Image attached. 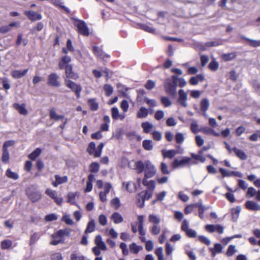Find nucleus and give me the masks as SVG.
Listing matches in <instances>:
<instances>
[{"label":"nucleus","mask_w":260,"mask_h":260,"mask_svg":"<svg viewBox=\"0 0 260 260\" xmlns=\"http://www.w3.org/2000/svg\"><path fill=\"white\" fill-rule=\"evenodd\" d=\"M135 169L138 173L145 172L144 178L147 179L152 177L156 173L155 166L149 160L144 161L139 160L135 162Z\"/></svg>","instance_id":"1"},{"label":"nucleus","mask_w":260,"mask_h":260,"mask_svg":"<svg viewBox=\"0 0 260 260\" xmlns=\"http://www.w3.org/2000/svg\"><path fill=\"white\" fill-rule=\"evenodd\" d=\"M71 230L69 229L60 230L51 235L52 240L50 242L52 245H57L60 243H63L66 237H69Z\"/></svg>","instance_id":"2"},{"label":"nucleus","mask_w":260,"mask_h":260,"mask_svg":"<svg viewBox=\"0 0 260 260\" xmlns=\"http://www.w3.org/2000/svg\"><path fill=\"white\" fill-rule=\"evenodd\" d=\"M197 164V161L192 160L191 158L182 156L180 158H175L171 163V166L173 169H177Z\"/></svg>","instance_id":"3"},{"label":"nucleus","mask_w":260,"mask_h":260,"mask_svg":"<svg viewBox=\"0 0 260 260\" xmlns=\"http://www.w3.org/2000/svg\"><path fill=\"white\" fill-rule=\"evenodd\" d=\"M177 85L173 83L171 79H167L164 83V87L166 92L171 96H175L176 94Z\"/></svg>","instance_id":"4"},{"label":"nucleus","mask_w":260,"mask_h":260,"mask_svg":"<svg viewBox=\"0 0 260 260\" xmlns=\"http://www.w3.org/2000/svg\"><path fill=\"white\" fill-rule=\"evenodd\" d=\"M64 84L75 92L78 98L80 97V92L82 91V88L80 85L66 79H64Z\"/></svg>","instance_id":"5"},{"label":"nucleus","mask_w":260,"mask_h":260,"mask_svg":"<svg viewBox=\"0 0 260 260\" xmlns=\"http://www.w3.org/2000/svg\"><path fill=\"white\" fill-rule=\"evenodd\" d=\"M59 77L56 73H52L48 77L47 84L48 85L58 87L60 86V83L59 80Z\"/></svg>","instance_id":"6"},{"label":"nucleus","mask_w":260,"mask_h":260,"mask_svg":"<svg viewBox=\"0 0 260 260\" xmlns=\"http://www.w3.org/2000/svg\"><path fill=\"white\" fill-rule=\"evenodd\" d=\"M178 95L177 102L183 107H186L187 106L186 101L188 99L187 93L184 90L180 89L178 91Z\"/></svg>","instance_id":"7"},{"label":"nucleus","mask_w":260,"mask_h":260,"mask_svg":"<svg viewBox=\"0 0 260 260\" xmlns=\"http://www.w3.org/2000/svg\"><path fill=\"white\" fill-rule=\"evenodd\" d=\"M76 25L80 34L84 36L89 35V32L88 28L84 21L79 20L76 23Z\"/></svg>","instance_id":"8"},{"label":"nucleus","mask_w":260,"mask_h":260,"mask_svg":"<svg viewBox=\"0 0 260 260\" xmlns=\"http://www.w3.org/2000/svg\"><path fill=\"white\" fill-rule=\"evenodd\" d=\"M66 69V75L67 78L76 79L78 78V75L74 73L72 71V66L70 64H66L64 68Z\"/></svg>","instance_id":"9"},{"label":"nucleus","mask_w":260,"mask_h":260,"mask_svg":"<svg viewBox=\"0 0 260 260\" xmlns=\"http://www.w3.org/2000/svg\"><path fill=\"white\" fill-rule=\"evenodd\" d=\"M28 71V69L24 70H14L12 72L11 75L15 79H19L25 76Z\"/></svg>","instance_id":"10"},{"label":"nucleus","mask_w":260,"mask_h":260,"mask_svg":"<svg viewBox=\"0 0 260 260\" xmlns=\"http://www.w3.org/2000/svg\"><path fill=\"white\" fill-rule=\"evenodd\" d=\"M245 206L247 209L252 211H258L260 209V206L253 201H248L245 203Z\"/></svg>","instance_id":"11"},{"label":"nucleus","mask_w":260,"mask_h":260,"mask_svg":"<svg viewBox=\"0 0 260 260\" xmlns=\"http://www.w3.org/2000/svg\"><path fill=\"white\" fill-rule=\"evenodd\" d=\"M179 153V152L177 150H175L174 149L166 150H162V154L164 158H172L175 155Z\"/></svg>","instance_id":"12"},{"label":"nucleus","mask_w":260,"mask_h":260,"mask_svg":"<svg viewBox=\"0 0 260 260\" xmlns=\"http://www.w3.org/2000/svg\"><path fill=\"white\" fill-rule=\"evenodd\" d=\"M55 181L52 182V185L54 187H56L58 185L67 182L68 181V177L66 176L60 177L58 175H56L55 176Z\"/></svg>","instance_id":"13"},{"label":"nucleus","mask_w":260,"mask_h":260,"mask_svg":"<svg viewBox=\"0 0 260 260\" xmlns=\"http://www.w3.org/2000/svg\"><path fill=\"white\" fill-rule=\"evenodd\" d=\"M13 107L22 115H26L28 113L27 110L25 108V105L24 104L19 105L18 103H15L13 104Z\"/></svg>","instance_id":"14"},{"label":"nucleus","mask_w":260,"mask_h":260,"mask_svg":"<svg viewBox=\"0 0 260 260\" xmlns=\"http://www.w3.org/2000/svg\"><path fill=\"white\" fill-rule=\"evenodd\" d=\"M111 219L115 224L121 223L123 221L122 216L117 212H115L111 215Z\"/></svg>","instance_id":"15"},{"label":"nucleus","mask_w":260,"mask_h":260,"mask_svg":"<svg viewBox=\"0 0 260 260\" xmlns=\"http://www.w3.org/2000/svg\"><path fill=\"white\" fill-rule=\"evenodd\" d=\"M143 184L147 187V190L153 192L155 189V183L153 180L147 181V179H144Z\"/></svg>","instance_id":"16"},{"label":"nucleus","mask_w":260,"mask_h":260,"mask_svg":"<svg viewBox=\"0 0 260 260\" xmlns=\"http://www.w3.org/2000/svg\"><path fill=\"white\" fill-rule=\"evenodd\" d=\"M28 197L29 199L32 202H36L41 198V194L39 191H34L28 192Z\"/></svg>","instance_id":"17"},{"label":"nucleus","mask_w":260,"mask_h":260,"mask_svg":"<svg viewBox=\"0 0 260 260\" xmlns=\"http://www.w3.org/2000/svg\"><path fill=\"white\" fill-rule=\"evenodd\" d=\"M129 249L131 253L138 254L140 251L143 249V247L142 246L137 245L136 243L134 242L129 245Z\"/></svg>","instance_id":"18"},{"label":"nucleus","mask_w":260,"mask_h":260,"mask_svg":"<svg viewBox=\"0 0 260 260\" xmlns=\"http://www.w3.org/2000/svg\"><path fill=\"white\" fill-rule=\"evenodd\" d=\"M149 113L148 109L141 107L137 113V116L139 118H143L146 117Z\"/></svg>","instance_id":"19"},{"label":"nucleus","mask_w":260,"mask_h":260,"mask_svg":"<svg viewBox=\"0 0 260 260\" xmlns=\"http://www.w3.org/2000/svg\"><path fill=\"white\" fill-rule=\"evenodd\" d=\"M27 17L32 21H36L42 19V16L34 11L26 12Z\"/></svg>","instance_id":"20"},{"label":"nucleus","mask_w":260,"mask_h":260,"mask_svg":"<svg viewBox=\"0 0 260 260\" xmlns=\"http://www.w3.org/2000/svg\"><path fill=\"white\" fill-rule=\"evenodd\" d=\"M233 151H234L236 156L241 160H246L247 158L246 154L243 151L236 147L233 148Z\"/></svg>","instance_id":"21"},{"label":"nucleus","mask_w":260,"mask_h":260,"mask_svg":"<svg viewBox=\"0 0 260 260\" xmlns=\"http://www.w3.org/2000/svg\"><path fill=\"white\" fill-rule=\"evenodd\" d=\"M152 194H153V192L146 190L145 191V193L144 194L142 195V203H141L140 205H139V207L140 208H143L144 205L145 200H148L150 199L152 197Z\"/></svg>","instance_id":"22"},{"label":"nucleus","mask_w":260,"mask_h":260,"mask_svg":"<svg viewBox=\"0 0 260 260\" xmlns=\"http://www.w3.org/2000/svg\"><path fill=\"white\" fill-rule=\"evenodd\" d=\"M71 58L70 56L66 55L61 57V60L59 62V67L60 70L63 69L66 64L70 62Z\"/></svg>","instance_id":"23"},{"label":"nucleus","mask_w":260,"mask_h":260,"mask_svg":"<svg viewBox=\"0 0 260 260\" xmlns=\"http://www.w3.org/2000/svg\"><path fill=\"white\" fill-rule=\"evenodd\" d=\"M197 207L199 208V216L201 219H203L204 218V213L206 208L203 204L202 200H200L198 202Z\"/></svg>","instance_id":"24"},{"label":"nucleus","mask_w":260,"mask_h":260,"mask_svg":"<svg viewBox=\"0 0 260 260\" xmlns=\"http://www.w3.org/2000/svg\"><path fill=\"white\" fill-rule=\"evenodd\" d=\"M148 221L152 223L153 225H158L160 222V219L159 217L154 214H150L149 215Z\"/></svg>","instance_id":"25"},{"label":"nucleus","mask_w":260,"mask_h":260,"mask_svg":"<svg viewBox=\"0 0 260 260\" xmlns=\"http://www.w3.org/2000/svg\"><path fill=\"white\" fill-rule=\"evenodd\" d=\"M141 126L143 129L144 132L145 133H149L153 128V125L148 121L143 122L141 124Z\"/></svg>","instance_id":"26"},{"label":"nucleus","mask_w":260,"mask_h":260,"mask_svg":"<svg viewBox=\"0 0 260 260\" xmlns=\"http://www.w3.org/2000/svg\"><path fill=\"white\" fill-rule=\"evenodd\" d=\"M49 116L51 119L55 120H59L64 119V116L63 115H57L55 110L53 109L50 110Z\"/></svg>","instance_id":"27"},{"label":"nucleus","mask_w":260,"mask_h":260,"mask_svg":"<svg viewBox=\"0 0 260 260\" xmlns=\"http://www.w3.org/2000/svg\"><path fill=\"white\" fill-rule=\"evenodd\" d=\"M87 151L90 155H93L94 157H95V152L96 151L95 144L93 142H90L89 144Z\"/></svg>","instance_id":"28"},{"label":"nucleus","mask_w":260,"mask_h":260,"mask_svg":"<svg viewBox=\"0 0 260 260\" xmlns=\"http://www.w3.org/2000/svg\"><path fill=\"white\" fill-rule=\"evenodd\" d=\"M241 210V208L240 206H237L232 209V219L234 221L237 220Z\"/></svg>","instance_id":"29"},{"label":"nucleus","mask_w":260,"mask_h":260,"mask_svg":"<svg viewBox=\"0 0 260 260\" xmlns=\"http://www.w3.org/2000/svg\"><path fill=\"white\" fill-rule=\"evenodd\" d=\"M201 109L204 112H206L209 107V101L207 99H204L201 101Z\"/></svg>","instance_id":"30"},{"label":"nucleus","mask_w":260,"mask_h":260,"mask_svg":"<svg viewBox=\"0 0 260 260\" xmlns=\"http://www.w3.org/2000/svg\"><path fill=\"white\" fill-rule=\"evenodd\" d=\"M13 242L9 239H6L2 241L1 248L3 249H8L11 247Z\"/></svg>","instance_id":"31"},{"label":"nucleus","mask_w":260,"mask_h":260,"mask_svg":"<svg viewBox=\"0 0 260 260\" xmlns=\"http://www.w3.org/2000/svg\"><path fill=\"white\" fill-rule=\"evenodd\" d=\"M6 175L9 178L13 180H17L19 178V175L16 173L13 172L11 169H8L6 172Z\"/></svg>","instance_id":"32"},{"label":"nucleus","mask_w":260,"mask_h":260,"mask_svg":"<svg viewBox=\"0 0 260 260\" xmlns=\"http://www.w3.org/2000/svg\"><path fill=\"white\" fill-rule=\"evenodd\" d=\"M41 149L37 148L28 155V157L31 160H35L41 154Z\"/></svg>","instance_id":"33"},{"label":"nucleus","mask_w":260,"mask_h":260,"mask_svg":"<svg viewBox=\"0 0 260 260\" xmlns=\"http://www.w3.org/2000/svg\"><path fill=\"white\" fill-rule=\"evenodd\" d=\"M143 147L146 150H151L153 149L152 142L151 140H145L143 141Z\"/></svg>","instance_id":"34"},{"label":"nucleus","mask_w":260,"mask_h":260,"mask_svg":"<svg viewBox=\"0 0 260 260\" xmlns=\"http://www.w3.org/2000/svg\"><path fill=\"white\" fill-rule=\"evenodd\" d=\"M92 50L94 52L95 55L99 57H103L104 58L105 56L103 50L96 46H93L92 48Z\"/></svg>","instance_id":"35"},{"label":"nucleus","mask_w":260,"mask_h":260,"mask_svg":"<svg viewBox=\"0 0 260 260\" xmlns=\"http://www.w3.org/2000/svg\"><path fill=\"white\" fill-rule=\"evenodd\" d=\"M198 206V203H194V204H191L189 205H188L186 206L185 208L184 209V213L185 214H188L190 213H191L194 208L196 207H197Z\"/></svg>","instance_id":"36"},{"label":"nucleus","mask_w":260,"mask_h":260,"mask_svg":"<svg viewBox=\"0 0 260 260\" xmlns=\"http://www.w3.org/2000/svg\"><path fill=\"white\" fill-rule=\"evenodd\" d=\"M104 90L107 96H110L113 91V88L110 84H105L104 86Z\"/></svg>","instance_id":"37"},{"label":"nucleus","mask_w":260,"mask_h":260,"mask_svg":"<svg viewBox=\"0 0 260 260\" xmlns=\"http://www.w3.org/2000/svg\"><path fill=\"white\" fill-rule=\"evenodd\" d=\"M111 205L115 210H117L120 206V202L118 198H115L111 201Z\"/></svg>","instance_id":"38"},{"label":"nucleus","mask_w":260,"mask_h":260,"mask_svg":"<svg viewBox=\"0 0 260 260\" xmlns=\"http://www.w3.org/2000/svg\"><path fill=\"white\" fill-rule=\"evenodd\" d=\"M95 224L93 220H90L87 224V228L85 230V233H89L92 232L94 230Z\"/></svg>","instance_id":"39"},{"label":"nucleus","mask_w":260,"mask_h":260,"mask_svg":"<svg viewBox=\"0 0 260 260\" xmlns=\"http://www.w3.org/2000/svg\"><path fill=\"white\" fill-rule=\"evenodd\" d=\"M40 236L38 233H35L31 235L29 241V245H32L36 243V242L39 239Z\"/></svg>","instance_id":"40"},{"label":"nucleus","mask_w":260,"mask_h":260,"mask_svg":"<svg viewBox=\"0 0 260 260\" xmlns=\"http://www.w3.org/2000/svg\"><path fill=\"white\" fill-rule=\"evenodd\" d=\"M190 158H191V159H195L196 161H197V160H199L202 162H204L206 160L205 158L202 155L196 154L194 153L191 154Z\"/></svg>","instance_id":"41"},{"label":"nucleus","mask_w":260,"mask_h":260,"mask_svg":"<svg viewBox=\"0 0 260 260\" xmlns=\"http://www.w3.org/2000/svg\"><path fill=\"white\" fill-rule=\"evenodd\" d=\"M90 106V109L93 111H95L98 109V104L95 102L94 99H89L88 101Z\"/></svg>","instance_id":"42"},{"label":"nucleus","mask_w":260,"mask_h":260,"mask_svg":"<svg viewBox=\"0 0 260 260\" xmlns=\"http://www.w3.org/2000/svg\"><path fill=\"white\" fill-rule=\"evenodd\" d=\"M161 104L165 107H168L172 105V102L170 99L166 96H162L160 99Z\"/></svg>","instance_id":"43"},{"label":"nucleus","mask_w":260,"mask_h":260,"mask_svg":"<svg viewBox=\"0 0 260 260\" xmlns=\"http://www.w3.org/2000/svg\"><path fill=\"white\" fill-rule=\"evenodd\" d=\"M236 246L234 245H230L228 247L226 254L228 256H231L236 252Z\"/></svg>","instance_id":"44"},{"label":"nucleus","mask_w":260,"mask_h":260,"mask_svg":"<svg viewBox=\"0 0 260 260\" xmlns=\"http://www.w3.org/2000/svg\"><path fill=\"white\" fill-rule=\"evenodd\" d=\"M176 141L178 144L182 143L185 139L184 136L182 133H177L175 137Z\"/></svg>","instance_id":"45"},{"label":"nucleus","mask_w":260,"mask_h":260,"mask_svg":"<svg viewBox=\"0 0 260 260\" xmlns=\"http://www.w3.org/2000/svg\"><path fill=\"white\" fill-rule=\"evenodd\" d=\"M144 86L146 89L151 90L155 87V82L152 80H148Z\"/></svg>","instance_id":"46"},{"label":"nucleus","mask_w":260,"mask_h":260,"mask_svg":"<svg viewBox=\"0 0 260 260\" xmlns=\"http://www.w3.org/2000/svg\"><path fill=\"white\" fill-rule=\"evenodd\" d=\"M99 165L98 163L94 162L91 164L90 166V171L92 173H96L99 171Z\"/></svg>","instance_id":"47"},{"label":"nucleus","mask_w":260,"mask_h":260,"mask_svg":"<svg viewBox=\"0 0 260 260\" xmlns=\"http://www.w3.org/2000/svg\"><path fill=\"white\" fill-rule=\"evenodd\" d=\"M141 28L145 31L150 33L154 34L155 32V29L146 24H142L141 25Z\"/></svg>","instance_id":"48"},{"label":"nucleus","mask_w":260,"mask_h":260,"mask_svg":"<svg viewBox=\"0 0 260 260\" xmlns=\"http://www.w3.org/2000/svg\"><path fill=\"white\" fill-rule=\"evenodd\" d=\"M3 153L2 155V160L4 162L6 163L9 159V153L8 149H3Z\"/></svg>","instance_id":"49"},{"label":"nucleus","mask_w":260,"mask_h":260,"mask_svg":"<svg viewBox=\"0 0 260 260\" xmlns=\"http://www.w3.org/2000/svg\"><path fill=\"white\" fill-rule=\"evenodd\" d=\"M236 56L235 53H230L223 55V59L225 61H230L234 59Z\"/></svg>","instance_id":"50"},{"label":"nucleus","mask_w":260,"mask_h":260,"mask_svg":"<svg viewBox=\"0 0 260 260\" xmlns=\"http://www.w3.org/2000/svg\"><path fill=\"white\" fill-rule=\"evenodd\" d=\"M165 116V112L162 110H157L155 114L154 118L157 120H160L162 119Z\"/></svg>","instance_id":"51"},{"label":"nucleus","mask_w":260,"mask_h":260,"mask_svg":"<svg viewBox=\"0 0 260 260\" xmlns=\"http://www.w3.org/2000/svg\"><path fill=\"white\" fill-rule=\"evenodd\" d=\"M160 170L163 174H169L170 173L167 165L164 162L161 163Z\"/></svg>","instance_id":"52"},{"label":"nucleus","mask_w":260,"mask_h":260,"mask_svg":"<svg viewBox=\"0 0 260 260\" xmlns=\"http://www.w3.org/2000/svg\"><path fill=\"white\" fill-rule=\"evenodd\" d=\"M144 101L150 107H155L157 105L156 101L153 99H149L148 98H145Z\"/></svg>","instance_id":"53"},{"label":"nucleus","mask_w":260,"mask_h":260,"mask_svg":"<svg viewBox=\"0 0 260 260\" xmlns=\"http://www.w3.org/2000/svg\"><path fill=\"white\" fill-rule=\"evenodd\" d=\"M119 247L122 250V253L124 255L128 254V250L127 248V245L125 243L122 242L119 245Z\"/></svg>","instance_id":"54"},{"label":"nucleus","mask_w":260,"mask_h":260,"mask_svg":"<svg viewBox=\"0 0 260 260\" xmlns=\"http://www.w3.org/2000/svg\"><path fill=\"white\" fill-rule=\"evenodd\" d=\"M112 117L114 119H117L119 118V110L117 108L113 107L111 109Z\"/></svg>","instance_id":"55"},{"label":"nucleus","mask_w":260,"mask_h":260,"mask_svg":"<svg viewBox=\"0 0 260 260\" xmlns=\"http://www.w3.org/2000/svg\"><path fill=\"white\" fill-rule=\"evenodd\" d=\"M160 232V228L158 225H153L151 229V232L154 235H158Z\"/></svg>","instance_id":"56"},{"label":"nucleus","mask_w":260,"mask_h":260,"mask_svg":"<svg viewBox=\"0 0 260 260\" xmlns=\"http://www.w3.org/2000/svg\"><path fill=\"white\" fill-rule=\"evenodd\" d=\"M198 127L199 125L197 121L195 120H193L190 125V129L191 131L194 133L198 132L199 131H200V129H198Z\"/></svg>","instance_id":"57"},{"label":"nucleus","mask_w":260,"mask_h":260,"mask_svg":"<svg viewBox=\"0 0 260 260\" xmlns=\"http://www.w3.org/2000/svg\"><path fill=\"white\" fill-rule=\"evenodd\" d=\"M154 247V244L151 240L146 241L145 248L148 251H151L153 250Z\"/></svg>","instance_id":"58"},{"label":"nucleus","mask_w":260,"mask_h":260,"mask_svg":"<svg viewBox=\"0 0 260 260\" xmlns=\"http://www.w3.org/2000/svg\"><path fill=\"white\" fill-rule=\"evenodd\" d=\"M3 87L5 90H8L10 88L11 86L9 83L8 79L7 78H3L2 79Z\"/></svg>","instance_id":"59"},{"label":"nucleus","mask_w":260,"mask_h":260,"mask_svg":"<svg viewBox=\"0 0 260 260\" xmlns=\"http://www.w3.org/2000/svg\"><path fill=\"white\" fill-rule=\"evenodd\" d=\"M62 220L64 221L66 223L69 225H73L74 224V221L68 215L63 216L62 218Z\"/></svg>","instance_id":"60"},{"label":"nucleus","mask_w":260,"mask_h":260,"mask_svg":"<svg viewBox=\"0 0 260 260\" xmlns=\"http://www.w3.org/2000/svg\"><path fill=\"white\" fill-rule=\"evenodd\" d=\"M219 67V64L215 61H211L209 64V68L212 71H216Z\"/></svg>","instance_id":"61"},{"label":"nucleus","mask_w":260,"mask_h":260,"mask_svg":"<svg viewBox=\"0 0 260 260\" xmlns=\"http://www.w3.org/2000/svg\"><path fill=\"white\" fill-rule=\"evenodd\" d=\"M198 239L201 242L205 243L207 245L210 244V240L204 236H200L198 237Z\"/></svg>","instance_id":"62"},{"label":"nucleus","mask_w":260,"mask_h":260,"mask_svg":"<svg viewBox=\"0 0 260 260\" xmlns=\"http://www.w3.org/2000/svg\"><path fill=\"white\" fill-rule=\"evenodd\" d=\"M248 44L253 47L260 46V40H255L250 39Z\"/></svg>","instance_id":"63"},{"label":"nucleus","mask_w":260,"mask_h":260,"mask_svg":"<svg viewBox=\"0 0 260 260\" xmlns=\"http://www.w3.org/2000/svg\"><path fill=\"white\" fill-rule=\"evenodd\" d=\"M51 260H63L60 253L56 252L51 255Z\"/></svg>","instance_id":"64"}]
</instances>
